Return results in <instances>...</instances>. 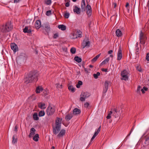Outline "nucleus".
Wrapping results in <instances>:
<instances>
[{
	"instance_id": "1",
	"label": "nucleus",
	"mask_w": 149,
	"mask_h": 149,
	"mask_svg": "<svg viewBox=\"0 0 149 149\" xmlns=\"http://www.w3.org/2000/svg\"><path fill=\"white\" fill-rule=\"evenodd\" d=\"M62 119V118H57L55 123V125L53 126V131L54 133L56 134L59 133L57 135V137L60 138L64 136L65 130L63 129H62L60 132Z\"/></svg>"
},
{
	"instance_id": "2",
	"label": "nucleus",
	"mask_w": 149,
	"mask_h": 149,
	"mask_svg": "<svg viewBox=\"0 0 149 149\" xmlns=\"http://www.w3.org/2000/svg\"><path fill=\"white\" fill-rule=\"evenodd\" d=\"M39 74L36 70H33L27 73L24 79V82L28 84L31 83L34 81H37L38 80Z\"/></svg>"
},
{
	"instance_id": "3",
	"label": "nucleus",
	"mask_w": 149,
	"mask_h": 149,
	"mask_svg": "<svg viewBox=\"0 0 149 149\" xmlns=\"http://www.w3.org/2000/svg\"><path fill=\"white\" fill-rule=\"evenodd\" d=\"M35 27L37 29H39L41 27L42 31L44 33L46 34L47 33V24H41V22L40 20H37L35 24Z\"/></svg>"
},
{
	"instance_id": "4",
	"label": "nucleus",
	"mask_w": 149,
	"mask_h": 149,
	"mask_svg": "<svg viewBox=\"0 0 149 149\" xmlns=\"http://www.w3.org/2000/svg\"><path fill=\"white\" fill-rule=\"evenodd\" d=\"M55 111L54 106L52 104H49L47 108V115L51 116L53 115Z\"/></svg>"
},
{
	"instance_id": "5",
	"label": "nucleus",
	"mask_w": 149,
	"mask_h": 149,
	"mask_svg": "<svg viewBox=\"0 0 149 149\" xmlns=\"http://www.w3.org/2000/svg\"><path fill=\"white\" fill-rule=\"evenodd\" d=\"M121 75L122 77L121 78V80L126 81L128 80L129 73L126 70H124L122 71L121 72Z\"/></svg>"
},
{
	"instance_id": "6",
	"label": "nucleus",
	"mask_w": 149,
	"mask_h": 149,
	"mask_svg": "<svg viewBox=\"0 0 149 149\" xmlns=\"http://www.w3.org/2000/svg\"><path fill=\"white\" fill-rule=\"evenodd\" d=\"M90 95V94L88 92H82L80 95V100L81 101H84L85 99L88 98Z\"/></svg>"
},
{
	"instance_id": "7",
	"label": "nucleus",
	"mask_w": 149,
	"mask_h": 149,
	"mask_svg": "<svg viewBox=\"0 0 149 149\" xmlns=\"http://www.w3.org/2000/svg\"><path fill=\"white\" fill-rule=\"evenodd\" d=\"M90 42L87 39L84 40L82 44V47L83 48L85 47H88L90 46Z\"/></svg>"
},
{
	"instance_id": "8",
	"label": "nucleus",
	"mask_w": 149,
	"mask_h": 149,
	"mask_svg": "<svg viewBox=\"0 0 149 149\" xmlns=\"http://www.w3.org/2000/svg\"><path fill=\"white\" fill-rule=\"evenodd\" d=\"M86 13L88 17L91 16L92 15V9L91 6L88 4H87L86 8Z\"/></svg>"
},
{
	"instance_id": "9",
	"label": "nucleus",
	"mask_w": 149,
	"mask_h": 149,
	"mask_svg": "<svg viewBox=\"0 0 149 149\" xmlns=\"http://www.w3.org/2000/svg\"><path fill=\"white\" fill-rule=\"evenodd\" d=\"M117 60L118 61L120 60L123 56L122 49L120 46L118 51L117 53Z\"/></svg>"
},
{
	"instance_id": "10",
	"label": "nucleus",
	"mask_w": 149,
	"mask_h": 149,
	"mask_svg": "<svg viewBox=\"0 0 149 149\" xmlns=\"http://www.w3.org/2000/svg\"><path fill=\"white\" fill-rule=\"evenodd\" d=\"M112 111L113 113V115L115 118L120 117V114L119 111H117L116 108L114 109Z\"/></svg>"
},
{
	"instance_id": "11",
	"label": "nucleus",
	"mask_w": 149,
	"mask_h": 149,
	"mask_svg": "<svg viewBox=\"0 0 149 149\" xmlns=\"http://www.w3.org/2000/svg\"><path fill=\"white\" fill-rule=\"evenodd\" d=\"M11 49L14 52L18 51V48L17 45L15 43H11L10 45Z\"/></svg>"
},
{
	"instance_id": "12",
	"label": "nucleus",
	"mask_w": 149,
	"mask_h": 149,
	"mask_svg": "<svg viewBox=\"0 0 149 149\" xmlns=\"http://www.w3.org/2000/svg\"><path fill=\"white\" fill-rule=\"evenodd\" d=\"M101 128V126L99 128L97 129V130H96L95 131V132L91 138V141L90 142H91L93 141V139L95 138V137L98 134L99 132H100Z\"/></svg>"
},
{
	"instance_id": "13",
	"label": "nucleus",
	"mask_w": 149,
	"mask_h": 149,
	"mask_svg": "<svg viewBox=\"0 0 149 149\" xmlns=\"http://www.w3.org/2000/svg\"><path fill=\"white\" fill-rule=\"evenodd\" d=\"M101 128V126L99 128L97 129V130H96L95 131V132L91 138V141L90 142H91L93 141V139L95 138V137L98 134L99 132H100Z\"/></svg>"
},
{
	"instance_id": "14",
	"label": "nucleus",
	"mask_w": 149,
	"mask_h": 149,
	"mask_svg": "<svg viewBox=\"0 0 149 149\" xmlns=\"http://www.w3.org/2000/svg\"><path fill=\"white\" fill-rule=\"evenodd\" d=\"M109 85L108 81H106L104 83V88L103 91V93H105L107 92L108 88Z\"/></svg>"
},
{
	"instance_id": "15",
	"label": "nucleus",
	"mask_w": 149,
	"mask_h": 149,
	"mask_svg": "<svg viewBox=\"0 0 149 149\" xmlns=\"http://www.w3.org/2000/svg\"><path fill=\"white\" fill-rule=\"evenodd\" d=\"M86 8L85 0H82L81 3V8L82 12L86 10Z\"/></svg>"
},
{
	"instance_id": "16",
	"label": "nucleus",
	"mask_w": 149,
	"mask_h": 149,
	"mask_svg": "<svg viewBox=\"0 0 149 149\" xmlns=\"http://www.w3.org/2000/svg\"><path fill=\"white\" fill-rule=\"evenodd\" d=\"M73 11L74 13L77 14H79L81 13V9L75 6L74 7Z\"/></svg>"
},
{
	"instance_id": "17",
	"label": "nucleus",
	"mask_w": 149,
	"mask_h": 149,
	"mask_svg": "<svg viewBox=\"0 0 149 149\" xmlns=\"http://www.w3.org/2000/svg\"><path fill=\"white\" fill-rule=\"evenodd\" d=\"M6 29H7V32L10 31L13 28L12 26L10 24V23H6L5 25Z\"/></svg>"
},
{
	"instance_id": "18",
	"label": "nucleus",
	"mask_w": 149,
	"mask_h": 149,
	"mask_svg": "<svg viewBox=\"0 0 149 149\" xmlns=\"http://www.w3.org/2000/svg\"><path fill=\"white\" fill-rule=\"evenodd\" d=\"M36 130L33 127L31 128L30 129V133L29 135V137L31 138L32 135H33L35 134Z\"/></svg>"
},
{
	"instance_id": "19",
	"label": "nucleus",
	"mask_w": 149,
	"mask_h": 149,
	"mask_svg": "<svg viewBox=\"0 0 149 149\" xmlns=\"http://www.w3.org/2000/svg\"><path fill=\"white\" fill-rule=\"evenodd\" d=\"M38 104V107L41 109H45L46 108L45 104L44 103L42 102H39Z\"/></svg>"
},
{
	"instance_id": "20",
	"label": "nucleus",
	"mask_w": 149,
	"mask_h": 149,
	"mask_svg": "<svg viewBox=\"0 0 149 149\" xmlns=\"http://www.w3.org/2000/svg\"><path fill=\"white\" fill-rule=\"evenodd\" d=\"M23 31L25 33H27L30 34L31 32V30L30 29H29V27L27 26H26L23 29Z\"/></svg>"
},
{
	"instance_id": "21",
	"label": "nucleus",
	"mask_w": 149,
	"mask_h": 149,
	"mask_svg": "<svg viewBox=\"0 0 149 149\" xmlns=\"http://www.w3.org/2000/svg\"><path fill=\"white\" fill-rule=\"evenodd\" d=\"M26 55L25 54L22 53L18 56V60H24L26 58Z\"/></svg>"
},
{
	"instance_id": "22",
	"label": "nucleus",
	"mask_w": 149,
	"mask_h": 149,
	"mask_svg": "<svg viewBox=\"0 0 149 149\" xmlns=\"http://www.w3.org/2000/svg\"><path fill=\"white\" fill-rule=\"evenodd\" d=\"M43 90V88L41 86H38L36 87V92L37 93H40Z\"/></svg>"
},
{
	"instance_id": "23",
	"label": "nucleus",
	"mask_w": 149,
	"mask_h": 149,
	"mask_svg": "<svg viewBox=\"0 0 149 149\" xmlns=\"http://www.w3.org/2000/svg\"><path fill=\"white\" fill-rule=\"evenodd\" d=\"M145 37V35L143 33L142 31H140L139 34V39L141 42L144 38Z\"/></svg>"
},
{
	"instance_id": "24",
	"label": "nucleus",
	"mask_w": 149,
	"mask_h": 149,
	"mask_svg": "<svg viewBox=\"0 0 149 149\" xmlns=\"http://www.w3.org/2000/svg\"><path fill=\"white\" fill-rule=\"evenodd\" d=\"M73 116L72 113H69L66 115L65 119L67 121H69L72 117Z\"/></svg>"
},
{
	"instance_id": "25",
	"label": "nucleus",
	"mask_w": 149,
	"mask_h": 149,
	"mask_svg": "<svg viewBox=\"0 0 149 149\" xmlns=\"http://www.w3.org/2000/svg\"><path fill=\"white\" fill-rule=\"evenodd\" d=\"M122 33L121 31L119 29H118L116 30V35L117 37H120L122 36Z\"/></svg>"
},
{
	"instance_id": "26",
	"label": "nucleus",
	"mask_w": 149,
	"mask_h": 149,
	"mask_svg": "<svg viewBox=\"0 0 149 149\" xmlns=\"http://www.w3.org/2000/svg\"><path fill=\"white\" fill-rule=\"evenodd\" d=\"M81 112L80 110L77 108L74 109L73 111V113L75 115L79 114Z\"/></svg>"
},
{
	"instance_id": "27",
	"label": "nucleus",
	"mask_w": 149,
	"mask_h": 149,
	"mask_svg": "<svg viewBox=\"0 0 149 149\" xmlns=\"http://www.w3.org/2000/svg\"><path fill=\"white\" fill-rule=\"evenodd\" d=\"M58 27L59 29H61L62 31H64L66 29V26L63 24L58 25Z\"/></svg>"
},
{
	"instance_id": "28",
	"label": "nucleus",
	"mask_w": 149,
	"mask_h": 149,
	"mask_svg": "<svg viewBox=\"0 0 149 149\" xmlns=\"http://www.w3.org/2000/svg\"><path fill=\"white\" fill-rule=\"evenodd\" d=\"M1 31L3 32H7V29H6L5 26L3 25L0 27Z\"/></svg>"
},
{
	"instance_id": "29",
	"label": "nucleus",
	"mask_w": 149,
	"mask_h": 149,
	"mask_svg": "<svg viewBox=\"0 0 149 149\" xmlns=\"http://www.w3.org/2000/svg\"><path fill=\"white\" fill-rule=\"evenodd\" d=\"M13 140H12V143H17V136L16 135H14L13 136L12 138Z\"/></svg>"
},
{
	"instance_id": "30",
	"label": "nucleus",
	"mask_w": 149,
	"mask_h": 149,
	"mask_svg": "<svg viewBox=\"0 0 149 149\" xmlns=\"http://www.w3.org/2000/svg\"><path fill=\"white\" fill-rule=\"evenodd\" d=\"M33 117L34 119L35 120H37L39 119V118L38 116V113L37 112L34 113L33 116Z\"/></svg>"
},
{
	"instance_id": "31",
	"label": "nucleus",
	"mask_w": 149,
	"mask_h": 149,
	"mask_svg": "<svg viewBox=\"0 0 149 149\" xmlns=\"http://www.w3.org/2000/svg\"><path fill=\"white\" fill-rule=\"evenodd\" d=\"M39 138V135L37 134L35 135L33 138V140L36 141H37L38 140Z\"/></svg>"
},
{
	"instance_id": "32",
	"label": "nucleus",
	"mask_w": 149,
	"mask_h": 149,
	"mask_svg": "<svg viewBox=\"0 0 149 149\" xmlns=\"http://www.w3.org/2000/svg\"><path fill=\"white\" fill-rule=\"evenodd\" d=\"M101 54H100L97 55L94 58H93L92 60L91 61L93 62H94L96 61L98 58L100 57Z\"/></svg>"
},
{
	"instance_id": "33",
	"label": "nucleus",
	"mask_w": 149,
	"mask_h": 149,
	"mask_svg": "<svg viewBox=\"0 0 149 149\" xmlns=\"http://www.w3.org/2000/svg\"><path fill=\"white\" fill-rule=\"evenodd\" d=\"M109 60V58H107L106 59H105L101 63V64L104 65L106 64L108 62Z\"/></svg>"
},
{
	"instance_id": "34",
	"label": "nucleus",
	"mask_w": 149,
	"mask_h": 149,
	"mask_svg": "<svg viewBox=\"0 0 149 149\" xmlns=\"http://www.w3.org/2000/svg\"><path fill=\"white\" fill-rule=\"evenodd\" d=\"M74 59L78 63H80L81 61V59L79 57L77 56H75Z\"/></svg>"
},
{
	"instance_id": "35",
	"label": "nucleus",
	"mask_w": 149,
	"mask_h": 149,
	"mask_svg": "<svg viewBox=\"0 0 149 149\" xmlns=\"http://www.w3.org/2000/svg\"><path fill=\"white\" fill-rule=\"evenodd\" d=\"M68 88L70 91L72 92H74L75 91V88L72 85L69 86Z\"/></svg>"
},
{
	"instance_id": "36",
	"label": "nucleus",
	"mask_w": 149,
	"mask_h": 149,
	"mask_svg": "<svg viewBox=\"0 0 149 149\" xmlns=\"http://www.w3.org/2000/svg\"><path fill=\"white\" fill-rule=\"evenodd\" d=\"M45 114V113L44 111H40L38 113V116L40 117L43 116Z\"/></svg>"
},
{
	"instance_id": "37",
	"label": "nucleus",
	"mask_w": 149,
	"mask_h": 149,
	"mask_svg": "<svg viewBox=\"0 0 149 149\" xmlns=\"http://www.w3.org/2000/svg\"><path fill=\"white\" fill-rule=\"evenodd\" d=\"M77 37V33H72V36H71V38L72 39H75Z\"/></svg>"
},
{
	"instance_id": "38",
	"label": "nucleus",
	"mask_w": 149,
	"mask_h": 149,
	"mask_svg": "<svg viewBox=\"0 0 149 149\" xmlns=\"http://www.w3.org/2000/svg\"><path fill=\"white\" fill-rule=\"evenodd\" d=\"M76 33H77V37L80 38L82 36V33L80 31H78Z\"/></svg>"
},
{
	"instance_id": "39",
	"label": "nucleus",
	"mask_w": 149,
	"mask_h": 149,
	"mask_svg": "<svg viewBox=\"0 0 149 149\" xmlns=\"http://www.w3.org/2000/svg\"><path fill=\"white\" fill-rule=\"evenodd\" d=\"M82 84V82L81 81H79L77 84L76 85V87L77 88H80V86Z\"/></svg>"
},
{
	"instance_id": "40",
	"label": "nucleus",
	"mask_w": 149,
	"mask_h": 149,
	"mask_svg": "<svg viewBox=\"0 0 149 149\" xmlns=\"http://www.w3.org/2000/svg\"><path fill=\"white\" fill-rule=\"evenodd\" d=\"M100 74V73L99 72H98L96 74H93V77L95 79H97L98 78V76H99Z\"/></svg>"
},
{
	"instance_id": "41",
	"label": "nucleus",
	"mask_w": 149,
	"mask_h": 149,
	"mask_svg": "<svg viewBox=\"0 0 149 149\" xmlns=\"http://www.w3.org/2000/svg\"><path fill=\"white\" fill-rule=\"evenodd\" d=\"M76 51V49L74 47H72L70 49V52L72 54L75 53Z\"/></svg>"
},
{
	"instance_id": "42",
	"label": "nucleus",
	"mask_w": 149,
	"mask_h": 149,
	"mask_svg": "<svg viewBox=\"0 0 149 149\" xmlns=\"http://www.w3.org/2000/svg\"><path fill=\"white\" fill-rule=\"evenodd\" d=\"M112 112L111 111H110L109 113H108V114L107 116L106 117L107 119H109L111 118V115L112 114Z\"/></svg>"
},
{
	"instance_id": "43",
	"label": "nucleus",
	"mask_w": 149,
	"mask_h": 149,
	"mask_svg": "<svg viewBox=\"0 0 149 149\" xmlns=\"http://www.w3.org/2000/svg\"><path fill=\"white\" fill-rule=\"evenodd\" d=\"M54 13V11L51 10L47 11V16H49Z\"/></svg>"
},
{
	"instance_id": "44",
	"label": "nucleus",
	"mask_w": 149,
	"mask_h": 149,
	"mask_svg": "<svg viewBox=\"0 0 149 149\" xmlns=\"http://www.w3.org/2000/svg\"><path fill=\"white\" fill-rule=\"evenodd\" d=\"M52 31V28H50L49 25H47V32H51Z\"/></svg>"
},
{
	"instance_id": "45",
	"label": "nucleus",
	"mask_w": 149,
	"mask_h": 149,
	"mask_svg": "<svg viewBox=\"0 0 149 149\" xmlns=\"http://www.w3.org/2000/svg\"><path fill=\"white\" fill-rule=\"evenodd\" d=\"M70 14L68 13H66L64 14V17L66 18H68Z\"/></svg>"
},
{
	"instance_id": "46",
	"label": "nucleus",
	"mask_w": 149,
	"mask_h": 149,
	"mask_svg": "<svg viewBox=\"0 0 149 149\" xmlns=\"http://www.w3.org/2000/svg\"><path fill=\"white\" fill-rule=\"evenodd\" d=\"M141 87L140 86H138L137 88L136 91L137 93H140V90H141Z\"/></svg>"
},
{
	"instance_id": "47",
	"label": "nucleus",
	"mask_w": 149,
	"mask_h": 149,
	"mask_svg": "<svg viewBox=\"0 0 149 149\" xmlns=\"http://www.w3.org/2000/svg\"><path fill=\"white\" fill-rule=\"evenodd\" d=\"M56 87L57 88H62V85L59 84H56Z\"/></svg>"
},
{
	"instance_id": "48",
	"label": "nucleus",
	"mask_w": 149,
	"mask_h": 149,
	"mask_svg": "<svg viewBox=\"0 0 149 149\" xmlns=\"http://www.w3.org/2000/svg\"><path fill=\"white\" fill-rule=\"evenodd\" d=\"M84 105L85 107L87 108L89 105V104L88 102H86Z\"/></svg>"
},
{
	"instance_id": "49",
	"label": "nucleus",
	"mask_w": 149,
	"mask_h": 149,
	"mask_svg": "<svg viewBox=\"0 0 149 149\" xmlns=\"http://www.w3.org/2000/svg\"><path fill=\"white\" fill-rule=\"evenodd\" d=\"M58 34L57 33H55L54 34V36H53V38H56L58 37Z\"/></svg>"
},
{
	"instance_id": "50",
	"label": "nucleus",
	"mask_w": 149,
	"mask_h": 149,
	"mask_svg": "<svg viewBox=\"0 0 149 149\" xmlns=\"http://www.w3.org/2000/svg\"><path fill=\"white\" fill-rule=\"evenodd\" d=\"M52 3L51 0H47V5H50Z\"/></svg>"
},
{
	"instance_id": "51",
	"label": "nucleus",
	"mask_w": 149,
	"mask_h": 149,
	"mask_svg": "<svg viewBox=\"0 0 149 149\" xmlns=\"http://www.w3.org/2000/svg\"><path fill=\"white\" fill-rule=\"evenodd\" d=\"M146 59L147 61H149V53L147 54Z\"/></svg>"
},
{
	"instance_id": "52",
	"label": "nucleus",
	"mask_w": 149,
	"mask_h": 149,
	"mask_svg": "<svg viewBox=\"0 0 149 149\" xmlns=\"http://www.w3.org/2000/svg\"><path fill=\"white\" fill-rule=\"evenodd\" d=\"M70 1L67 2L65 4V6L67 7H68L70 6L69 2Z\"/></svg>"
},
{
	"instance_id": "53",
	"label": "nucleus",
	"mask_w": 149,
	"mask_h": 149,
	"mask_svg": "<svg viewBox=\"0 0 149 149\" xmlns=\"http://www.w3.org/2000/svg\"><path fill=\"white\" fill-rule=\"evenodd\" d=\"M18 127L17 125H16L15 127L14 131L16 132H17Z\"/></svg>"
},
{
	"instance_id": "54",
	"label": "nucleus",
	"mask_w": 149,
	"mask_h": 149,
	"mask_svg": "<svg viewBox=\"0 0 149 149\" xmlns=\"http://www.w3.org/2000/svg\"><path fill=\"white\" fill-rule=\"evenodd\" d=\"M137 70L139 71V72H141V68L140 67H137L136 68Z\"/></svg>"
},
{
	"instance_id": "55",
	"label": "nucleus",
	"mask_w": 149,
	"mask_h": 149,
	"mask_svg": "<svg viewBox=\"0 0 149 149\" xmlns=\"http://www.w3.org/2000/svg\"><path fill=\"white\" fill-rule=\"evenodd\" d=\"M146 7H148V12L149 13V0L148 1Z\"/></svg>"
},
{
	"instance_id": "56",
	"label": "nucleus",
	"mask_w": 149,
	"mask_h": 149,
	"mask_svg": "<svg viewBox=\"0 0 149 149\" xmlns=\"http://www.w3.org/2000/svg\"><path fill=\"white\" fill-rule=\"evenodd\" d=\"M102 71L106 72L107 71V69L102 68Z\"/></svg>"
},
{
	"instance_id": "57",
	"label": "nucleus",
	"mask_w": 149,
	"mask_h": 149,
	"mask_svg": "<svg viewBox=\"0 0 149 149\" xmlns=\"http://www.w3.org/2000/svg\"><path fill=\"white\" fill-rule=\"evenodd\" d=\"M113 52V51L112 50H110L108 52V53L109 54H111Z\"/></svg>"
},
{
	"instance_id": "58",
	"label": "nucleus",
	"mask_w": 149,
	"mask_h": 149,
	"mask_svg": "<svg viewBox=\"0 0 149 149\" xmlns=\"http://www.w3.org/2000/svg\"><path fill=\"white\" fill-rule=\"evenodd\" d=\"M131 133L130 132V133L128 134L127 135V136L125 138V140H127V137L129 136H130V135L131 134Z\"/></svg>"
},
{
	"instance_id": "59",
	"label": "nucleus",
	"mask_w": 149,
	"mask_h": 149,
	"mask_svg": "<svg viewBox=\"0 0 149 149\" xmlns=\"http://www.w3.org/2000/svg\"><path fill=\"white\" fill-rule=\"evenodd\" d=\"M143 89L144 91H147L148 90V88L145 87H143Z\"/></svg>"
},
{
	"instance_id": "60",
	"label": "nucleus",
	"mask_w": 149,
	"mask_h": 149,
	"mask_svg": "<svg viewBox=\"0 0 149 149\" xmlns=\"http://www.w3.org/2000/svg\"><path fill=\"white\" fill-rule=\"evenodd\" d=\"M113 5L114 6V8H116V3H113Z\"/></svg>"
},
{
	"instance_id": "61",
	"label": "nucleus",
	"mask_w": 149,
	"mask_h": 149,
	"mask_svg": "<svg viewBox=\"0 0 149 149\" xmlns=\"http://www.w3.org/2000/svg\"><path fill=\"white\" fill-rule=\"evenodd\" d=\"M141 90L143 93H145V91L143 89H141Z\"/></svg>"
},
{
	"instance_id": "62",
	"label": "nucleus",
	"mask_w": 149,
	"mask_h": 149,
	"mask_svg": "<svg viewBox=\"0 0 149 149\" xmlns=\"http://www.w3.org/2000/svg\"><path fill=\"white\" fill-rule=\"evenodd\" d=\"M84 70L85 72H86V73H87L88 72V70L86 68H84Z\"/></svg>"
},
{
	"instance_id": "63",
	"label": "nucleus",
	"mask_w": 149,
	"mask_h": 149,
	"mask_svg": "<svg viewBox=\"0 0 149 149\" xmlns=\"http://www.w3.org/2000/svg\"><path fill=\"white\" fill-rule=\"evenodd\" d=\"M129 6V4L128 3H126V5L125 6V7L126 8H127V7Z\"/></svg>"
},
{
	"instance_id": "64",
	"label": "nucleus",
	"mask_w": 149,
	"mask_h": 149,
	"mask_svg": "<svg viewBox=\"0 0 149 149\" xmlns=\"http://www.w3.org/2000/svg\"><path fill=\"white\" fill-rule=\"evenodd\" d=\"M35 53H36V54H38V50L37 49H35Z\"/></svg>"
}]
</instances>
